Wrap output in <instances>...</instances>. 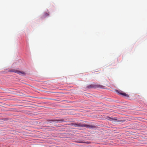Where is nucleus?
<instances>
[{
	"label": "nucleus",
	"instance_id": "nucleus-1",
	"mask_svg": "<svg viewBox=\"0 0 147 147\" xmlns=\"http://www.w3.org/2000/svg\"><path fill=\"white\" fill-rule=\"evenodd\" d=\"M83 127H85L89 129H95L96 128V127L94 125H87L85 124H83Z\"/></svg>",
	"mask_w": 147,
	"mask_h": 147
},
{
	"label": "nucleus",
	"instance_id": "nucleus-2",
	"mask_svg": "<svg viewBox=\"0 0 147 147\" xmlns=\"http://www.w3.org/2000/svg\"><path fill=\"white\" fill-rule=\"evenodd\" d=\"M10 71L18 74L20 75H23L26 74L23 71H18L15 69L11 70Z\"/></svg>",
	"mask_w": 147,
	"mask_h": 147
},
{
	"label": "nucleus",
	"instance_id": "nucleus-3",
	"mask_svg": "<svg viewBox=\"0 0 147 147\" xmlns=\"http://www.w3.org/2000/svg\"><path fill=\"white\" fill-rule=\"evenodd\" d=\"M65 119H58L52 120L51 121L55 122H56L61 123L65 121Z\"/></svg>",
	"mask_w": 147,
	"mask_h": 147
},
{
	"label": "nucleus",
	"instance_id": "nucleus-4",
	"mask_svg": "<svg viewBox=\"0 0 147 147\" xmlns=\"http://www.w3.org/2000/svg\"><path fill=\"white\" fill-rule=\"evenodd\" d=\"M118 93L120 94H121L124 96L126 97H129V95L128 94H126L125 93H124L123 92L121 91L120 92H118Z\"/></svg>",
	"mask_w": 147,
	"mask_h": 147
},
{
	"label": "nucleus",
	"instance_id": "nucleus-5",
	"mask_svg": "<svg viewBox=\"0 0 147 147\" xmlns=\"http://www.w3.org/2000/svg\"><path fill=\"white\" fill-rule=\"evenodd\" d=\"M73 125L74 127H83V124H82L81 123H74L73 124Z\"/></svg>",
	"mask_w": 147,
	"mask_h": 147
},
{
	"label": "nucleus",
	"instance_id": "nucleus-6",
	"mask_svg": "<svg viewBox=\"0 0 147 147\" xmlns=\"http://www.w3.org/2000/svg\"><path fill=\"white\" fill-rule=\"evenodd\" d=\"M109 120L110 121H117V119L116 117L111 118L109 117Z\"/></svg>",
	"mask_w": 147,
	"mask_h": 147
},
{
	"label": "nucleus",
	"instance_id": "nucleus-7",
	"mask_svg": "<svg viewBox=\"0 0 147 147\" xmlns=\"http://www.w3.org/2000/svg\"><path fill=\"white\" fill-rule=\"evenodd\" d=\"M49 13H48L47 12H45L44 13V17H45L49 16Z\"/></svg>",
	"mask_w": 147,
	"mask_h": 147
},
{
	"label": "nucleus",
	"instance_id": "nucleus-8",
	"mask_svg": "<svg viewBox=\"0 0 147 147\" xmlns=\"http://www.w3.org/2000/svg\"><path fill=\"white\" fill-rule=\"evenodd\" d=\"M96 87L95 86H94L92 85H91L89 86H88V88H94Z\"/></svg>",
	"mask_w": 147,
	"mask_h": 147
}]
</instances>
